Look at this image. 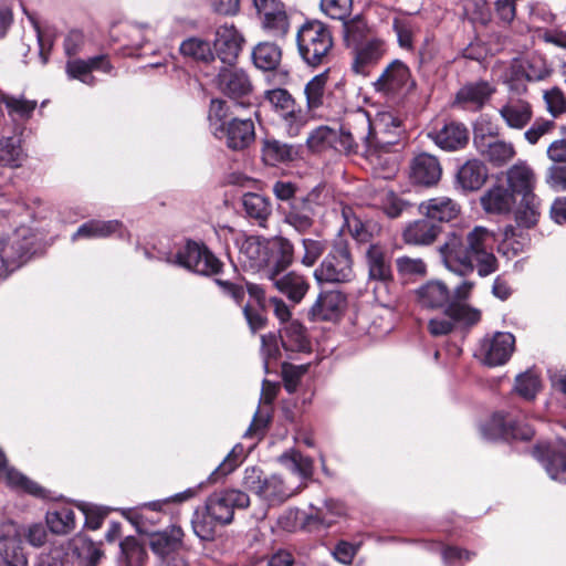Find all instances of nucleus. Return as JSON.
Listing matches in <instances>:
<instances>
[{
    "instance_id": "nucleus-1",
    "label": "nucleus",
    "mask_w": 566,
    "mask_h": 566,
    "mask_svg": "<svg viewBox=\"0 0 566 566\" xmlns=\"http://www.w3.org/2000/svg\"><path fill=\"white\" fill-rule=\"evenodd\" d=\"M493 242V233L482 226L467 233L454 230L447 233L439 253L444 266L459 275H468L476 266L479 275L488 276L497 269Z\"/></svg>"
},
{
    "instance_id": "nucleus-2",
    "label": "nucleus",
    "mask_w": 566,
    "mask_h": 566,
    "mask_svg": "<svg viewBox=\"0 0 566 566\" xmlns=\"http://www.w3.org/2000/svg\"><path fill=\"white\" fill-rule=\"evenodd\" d=\"M250 504L248 494L240 490L214 492L206 502L205 507L195 512L192 528L202 541L214 537L217 528L233 520L234 509H245Z\"/></svg>"
},
{
    "instance_id": "nucleus-3",
    "label": "nucleus",
    "mask_w": 566,
    "mask_h": 566,
    "mask_svg": "<svg viewBox=\"0 0 566 566\" xmlns=\"http://www.w3.org/2000/svg\"><path fill=\"white\" fill-rule=\"evenodd\" d=\"M230 107L224 101L212 99L209 109V124L213 136L226 145L240 150L247 148L255 138L254 123L251 118L231 117Z\"/></svg>"
},
{
    "instance_id": "nucleus-4",
    "label": "nucleus",
    "mask_w": 566,
    "mask_h": 566,
    "mask_svg": "<svg viewBox=\"0 0 566 566\" xmlns=\"http://www.w3.org/2000/svg\"><path fill=\"white\" fill-rule=\"evenodd\" d=\"M297 49L303 61L311 66L329 63L334 40L331 30L321 21L304 23L296 35Z\"/></svg>"
},
{
    "instance_id": "nucleus-5",
    "label": "nucleus",
    "mask_w": 566,
    "mask_h": 566,
    "mask_svg": "<svg viewBox=\"0 0 566 566\" xmlns=\"http://www.w3.org/2000/svg\"><path fill=\"white\" fill-rule=\"evenodd\" d=\"M242 485L245 490L258 495L268 506L283 503L296 494L302 486L301 484L295 488L291 486L277 474L266 476L262 470L255 467L244 470Z\"/></svg>"
},
{
    "instance_id": "nucleus-6",
    "label": "nucleus",
    "mask_w": 566,
    "mask_h": 566,
    "mask_svg": "<svg viewBox=\"0 0 566 566\" xmlns=\"http://www.w3.org/2000/svg\"><path fill=\"white\" fill-rule=\"evenodd\" d=\"M336 132L333 148L337 151L356 153L361 144L368 156L375 155L370 145V118L365 111L358 109L348 114Z\"/></svg>"
},
{
    "instance_id": "nucleus-7",
    "label": "nucleus",
    "mask_w": 566,
    "mask_h": 566,
    "mask_svg": "<svg viewBox=\"0 0 566 566\" xmlns=\"http://www.w3.org/2000/svg\"><path fill=\"white\" fill-rule=\"evenodd\" d=\"M314 277L322 283H347L355 277L354 261L344 245L335 247L314 271Z\"/></svg>"
},
{
    "instance_id": "nucleus-8",
    "label": "nucleus",
    "mask_w": 566,
    "mask_h": 566,
    "mask_svg": "<svg viewBox=\"0 0 566 566\" xmlns=\"http://www.w3.org/2000/svg\"><path fill=\"white\" fill-rule=\"evenodd\" d=\"M377 93L386 96L406 95L413 91L416 81L410 69L400 60H394L373 83Z\"/></svg>"
},
{
    "instance_id": "nucleus-9",
    "label": "nucleus",
    "mask_w": 566,
    "mask_h": 566,
    "mask_svg": "<svg viewBox=\"0 0 566 566\" xmlns=\"http://www.w3.org/2000/svg\"><path fill=\"white\" fill-rule=\"evenodd\" d=\"M176 264L202 275L218 273L220 261L203 245L188 242L175 255Z\"/></svg>"
},
{
    "instance_id": "nucleus-10",
    "label": "nucleus",
    "mask_w": 566,
    "mask_h": 566,
    "mask_svg": "<svg viewBox=\"0 0 566 566\" xmlns=\"http://www.w3.org/2000/svg\"><path fill=\"white\" fill-rule=\"evenodd\" d=\"M400 126L401 120L389 111L379 112L370 119V145L375 155L387 153L396 144Z\"/></svg>"
},
{
    "instance_id": "nucleus-11",
    "label": "nucleus",
    "mask_w": 566,
    "mask_h": 566,
    "mask_svg": "<svg viewBox=\"0 0 566 566\" xmlns=\"http://www.w3.org/2000/svg\"><path fill=\"white\" fill-rule=\"evenodd\" d=\"M218 86L220 91L232 99H241L235 106L247 107L252 93V83L248 74L241 70L229 65L220 71L218 75Z\"/></svg>"
},
{
    "instance_id": "nucleus-12",
    "label": "nucleus",
    "mask_w": 566,
    "mask_h": 566,
    "mask_svg": "<svg viewBox=\"0 0 566 566\" xmlns=\"http://www.w3.org/2000/svg\"><path fill=\"white\" fill-rule=\"evenodd\" d=\"M366 262L368 266L369 279L377 282L374 287L376 297L380 302H385L379 295L382 290H388V284L392 280L390 258L385 247L380 244H371L366 251Z\"/></svg>"
},
{
    "instance_id": "nucleus-13",
    "label": "nucleus",
    "mask_w": 566,
    "mask_h": 566,
    "mask_svg": "<svg viewBox=\"0 0 566 566\" xmlns=\"http://www.w3.org/2000/svg\"><path fill=\"white\" fill-rule=\"evenodd\" d=\"M353 62L352 70L358 75H368L371 67L385 56L387 44L380 38H369L360 41L352 48Z\"/></svg>"
},
{
    "instance_id": "nucleus-14",
    "label": "nucleus",
    "mask_w": 566,
    "mask_h": 566,
    "mask_svg": "<svg viewBox=\"0 0 566 566\" xmlns=\"http://www.w3.org/2000/svg\"><path fill=\"white\" fill-rule=\"evenodd\" d=\"M514 346L515 338L511 333L497 332L482 340L480 356L485 365L500 366L510 359Z\"/></svg>"
},
{
    "instance_id": "nucleus-15",
    "label": "nucleus",
    "mask_w": 566,
    "mask_h": 566,
    "mask_svg": "<svg viewBox=\"0 0 566 566\" xmlns=\"http://www.w3.org/2000/svg\"><path fill=\"white\" fill-rule=\"evenodd\" d=\"M242 34L232 24L220 25L216 31L214 49L218 57L228 65H233L243 45Z\"/></svg>"
},
{
    "instance_id": "nucleus-16",
    "label": "nucleus",
    "mask_w": 566,
    "mask_h": 566,
    "mask_svg": "<svg viewBox=\"0 0 566 566\" xmlns=\"http://www.w3.org/2000/svg\"><path fill=\"white\" fill-rule=\"evenodd\" d=\"M346 296L339 291L322 292L313 306L310 315L314 321H334L345 311Z\"/></svg>"
},
{
    "instance_id": "nucleus-17",
    "label": "nucleus",
    "mask_w": 566,
    "mask_h": 566,
    "mask_svg": "<svg viewBox=\"0 0 566 566\" xmlns=\"http://www.w3.org/2000/svg\"><path fill=\"white\" fill-rule=\"evenodd\" d=\"M506 181L509 190L521 197L534 196V189L537 182L536 174L526 161H517L506 171Z\"/></svg>"
},
{
    "instance_id": "nucleus-18",
    "label": "nucleus",
    "mask_w": 566,
    "mask_h": 566,
    "mask_svg": "<svg viewBox=\"0 0 566 566\" xmlns=\"http://www.w3.org/2000/svg\"><path fill=\"white\" fill-rule=\"evenodd\" d=\"M266 251L269 263L264 268H268V274H281L294 260V247L292 242L282 237H274L270 239V244Z\"/></svg>"
},
{
    "instance_id": "nucleus-19",
    "label": "nucleus",
    "mask_w": 566,
    "mask_h": 566,
    "mask_svg": "<svg viewBox=\"0 0 566 566\" xmlns=\"http://www.w3.org/2000/svg\"><path fill=\"white\" fill-rule=\"evenodd\" d=\"M417 304L422 308L437 310L452 304L451 292L448 286L439 280H432L416 290Z\"/></svg>"
},
{
    "instance_id": "nucleus-20",
    "label": "nucleus",
    "mask_w": 566,
    "mask_h": 566,
    "mask_svg": "<svg viewBox=\"0 0 566 566\" xmlns=\"http://www.w3.org/2000/svg\"><path fill=\"white\" fill-rule=\"evenodd\" d=\"M442 175V168L438 158L422 153L416 156L410 166L411 179L419 185L433 186Z\"/></svg>"
},
{
    "instance_id": "nucleus-21",
    "label": "nucleus",
    "mask_w": 566,
    "mask_h": 566,
    "mask_svg": "<svg viewBox=\"0 0 566 566\" xmlns=\"http://www.w3.org/2000/svg\"><path fill=\"white\" fill-rule=\"evenodd\" d=\"M499 114L507 127L521 130L531 122L533 109L526 99L513 97L500 107Z\"/></svg>"
},
{
    "instance_id": "nucleus-22",
    "label": "nucleus",
    "mask_w": 566,
    "mask_h": 566,
    "mask_svg": "<svg viewBox=\"0 0 566 566\" xmlns=\"http://www.w3.org/2000/svg\"><path fill=\"white\" fill-rule=\"evenodd\" d=\"M430 138L441 149L453 151L463 148L469 142L467 127L459 123H448L441 129L429 133Z\"/></svg>"
},
{
    "instance_id": "nucleus-23",
    "label": "nucleus",
    "mask_w": 566,
    "mask_h": 566,
    "mask_svg": "<svg viewBox=\"0 0 566 566\" xmlns=\"http://www.w3.org/2000/svg\"><path fill=\"white\" fill-rule=\"evenodd\" d=\"M460 211V206L444 196L428 199L419 205L420 214L440 222H449L455 219Z\"/></svg>"
},
{
    "instance_id": "nucleus-24",
    "label": "nucleus",
    "mask_w": 566,
    "mask_h": 566,
    "mask_svg": "<svg viewBox=\"0 0 566 566\" xmlns=\"http://www.w3.org/2000/svg\"><path fill=\"white\" fill-rule=\"evenodd\" d=\"M509 433L515 439L530 440L534 431L528 426L517 428L515 423H513L512 420H507L502 412L494 413L490 422L483 427V434L489 439H496Z\"/></svg>"
},
{
    "instance_id": "nucleus-25",
    "label": "nucleus",
    "mask_w": 566,
    "mask_h": 566,
    "mask_svg": "<svg viewBox=\"0 0 566 566\" xmlns=\"http://www.w3.org/2000/svg\"><path fill=\"white\" fill-rule=\"evenodd\" d=\"M112 69L106 56L98 55L88 60H70L66 63V73L71 78L80 80L84 84L92 85L94 77L91 75L92 71L109 72Z\"/></svg>"
},
{
    "instance_id": "nucleus-26",
    "label": "nucleus",
    "mask_w": 566,
    "mask_h": 566,
    "mask_svg": "<svg viewBox=\"0 0 566 566\" xmlns=\"http://www.w3.org/2000/svg\"><path fill=\"white\" fill-rule=\"evenodd\" d=\"M494 88L488 82L470 83L459 90L455 104L464 109L478 111L493 94Z\"/></svg>"
},
{
    "instance_id": "nucleus-27",
    "label": "nucleus",
    "mask_w": 566,
    "mask_h": 566,
    "mask_svg": "<svg viewBox=\"0 0 566 566\" xmlns=\"http://www.w3.org/2000/svg\"><path fill=\"white\" fill-rule=\"evenodd\" d=\"M268 279L272 282L273 286L294 303L301 302L310 287L304 276L295 272H289L283 275L268 274Z\"/></svg>"
},
{
    "instance_id": "nucleus-28",
    "label": "nucleus",
    "mask_w": 566,
    "mask_h": 566,
    "mask_svg": "<svg viewBox=\"0 0 566 566\" xmlns=\"http://www.w3.org/2000/svg\"><path fill=\"white\" fill-rule=\"evenodd\" d=\"M270 239L261 237H249L240 247V258L251 269H261L269 263L266 251Z\"/></svg>"
},
{
    "instance_id": "nucleus-29",
    "label": "nucleus",
    "mask_w": 566,
    "mask_h": 566,
    "mask_svg": "<svg viewBox=\"0 0 566 566\" xmlns=\"http://www.w3.org/2000/svg\"><path fill=\"white\" fill-rule=\"evenodd\" d=\"M480 202L485 212L503 214L511 211L515 199L504 186L495 185L481 197Z\"/></svg>"
},
{
    "instance_id": "nucleus-30",
    "label": "nucleus",
    "mask_w": 566,
    "mask_h": 566,
    "mask_svg": "<svg viewBox=\"0 0 566 566\" xmlns=\"http://www.w3.org/2000/svg\"><path fill=\"white\" fill-rule=\"evenodd\" d=\"M184 532L179 526H170L163 532L150 535L149 545L155 554L167 556L182 545Z\"/></svg>"
},
{
    "instance_id": "nucleus-31",
    "label": "nucleus",
    "mask_w": 566,
    "mask_h": 566,
    "mask_svg": "<svg viewBox=\"0 0 566 566\" xmlns=\"http://www.w3.org/2000/svg\"><path fill=\"white\" fill-rule=\"evenodd\" d=\"M488 178V170L483 163L473 159L463 164L457 174V181L465 191L480 189Z\"/></svg>"
},
{
    "instance_id": "nucleus-32",
    "label": "nucleus",
    "mask_w": 566,
    "mask_h": 566,
    "mask_svg": "<svg viewBox=\"0 0 566 566\" xmlns=\"http://www.w3.org/2000/svg\"><path fill=\"white\" fill-rule=\"evenodd\" d=\"M284 222L300 233L310 230L314 223V211L311 203L305 199L294 200L284 213Z\"/></svg>"
},
{
    "instance_id": "nucleus-33",
    "label": "nucleus",
    "mask_w": 566,
    "mask_h": 566,
    "mask_svg": "<svg viewBox=\"0 0 566 566\" xmlns=\"http://www.w3.org/2000/svg\"><path fill=\"white\" fill-rule=\"evenodd\" d=\"M281 343L285 350L293 353L307 352L310 342L305 328L297 321H292L281 328Z\"/></svg>"
},
{
    "instance_id": "nucleus-34",
    "label": "nucleus",
    "mask_w": 566,
    "mask_h": 566,
    "mask_svg": "<svg viewBox=\"0 0 566 566\" xmlns=\"http://www.w3.org/2000/svg\"><path fill=\"white\" fill-rule=\"evenodd\" d=\"M439 229L428 220L410 222L403 230L402 238L407 244L427 245L432 243Z\"/></svg>"
},
{
    "instance_id": "nucleus-35",
    "label": "nucleus",
    "mask_w": 566,
    "mask_h": 566,
    "mask_svg": "<svg viewBox=\"0 0 566 566\" xmlns=\"http://www.w3.org/2000/svg\"><path fill=\"white\" fill-rule=\"evenodd\" d=\"M512 67L517 77L528 81H539L549 74L546 61L537 55L515 60Z\"/></svg>"
},
{
    "instance_id": "nucleus-36",
    "label": "nucleus",
    "mask_w": 566,
    "mask_h": 566,
    "mask_svg": "<svg viewBox=\"0 0 566 566\" xmlns=\"http://www.w3.org/2000/svg\"><path fill=\"white\" fill-rule=\"evenodd\" d=\"M0 478L13 488L23 490L35 496H44V490L19 471L8 468L3 452L0 450Z\"/></svg>"
},
{
    "instance_id": "nucleus-37",
    "label": "nucleus",
    "mask_w": 566,
    "mask_h": 566,
    "mask_svg": "<svg viewBox=\"0 0 566 566\" xmlns=\"http://www.w3.org/2000/svg\"><path fill=\"white\" fill-rule=\"evenodd\" d=\"M122 229V223L117 220L99 221L91 220L83 223L72 235V241L78 239H99L112 235Z\"/></svg>"
},
{
    "instance_id": "nucleus-38",
    "label": "nucleus",
    "mask_w": 566,
    "mask_h": 566,
    "mask_svg": "<svg viewBox=\"0 0 566 566\" xmlns=\"http://www.w3.org/2000/svg\"><path fill=\"white\" fill-rule=\"evenodd\" d=\"M313 115L297 103L279 116L282 129L291 137L300 135Z\"/></svg>"
},
{
    "instance_id": "nucleus-39",
    "label": "nucleus",
    "mask_w": 566,
    "mask_h": 566,
    "mask_svg": "<svg viewBox=\"0 0 566 566\" xmlns=\"http://www.w3.org/2000/svg\"><path fill=\"white\" fill-rule=\"evenodd\" d=\"M282 59L280 46L271 42L259 43L252 51L254 65L263 71L275 70Z\"/></svg>"
},
{
    "instance_id": "nucleus-40",
    "label": "nucleus",
    "mask_w": 566,
    "mask_h": 566,
    "mask_svg": "<svg viewBox=\"0 0 566 566\" xmlns=\"http://www.w3.org/2000/svg\"><path fill=\"white\" fill-rule=\"evenodd\" d=\"M27 155L22 148L21 139L17 136L0 137V165L20 167Z\"/></svg>"
},
{
    "instance_id": "nucleus-41",
    "label": "nucleus",
    "mask_w": 566,
    "mask_h": 566,
    "mask_svg": "<svg viewBox=\"0 0 566 566\" xmlns=\"http://www.w3.org/2000/svg\"><path fill=\"white\" fill-rule=\"evenodd\" d=\"M242 205L247 214L255 219L260 226H264L272 212L270 200L259 193H245L242 198Z\"/></svg>"
},
{
    "instance_id": "nucleus-42",
    "label": "nucleus",
    "mask_w": 566,
    "mask_h": 566,
    "mask_svg": "<svg viewBox=\"0 0 566 566\" xmlns=\"http://www.w3.org/2000/svg\"><path fill=\"white\" fill-rule=\"evenodd\" d=\"M46 524L55 534H66L75 527V513L67 505L60 506L46 513Z\"/></svg>"
},
{
    "instance_id": "nucleus-43",
    "label": "nucleus",
    "mask_w": 566,
    "mask_h": 566,
    "mask_svg": "<svg viewBox=\"0 0 566 566\" xmlns=\"http://www.w3.org/2000/svg\"><path fill=\"white\" fill-rule=\"evenodd\" d=\"M1 101L13 120H28L36 108V101L27 99L24 97L1 93Z\"/></svg>"
},
{
    "instance_id": "nucleus-44",
    "label": "nucleus",
    "mask_w": 566,
    "mask_h": 566,
    "mask_svg": "<svg viewBox=\"0 0 566 566\" xmlns=\"http://www.w3.org/2000/svg\"><path fill=\"white\" fill-rule=\"evenodd\" d=\"M279 461L292 473L298 475L301 481L308 479L313 472V463L295 450H290L280 455Z\"/></svg>"
},
{
    "instance_id": "nucleus-45",
    "label": "nucleus",
    "mask_w": 566,
    "mask_h": 566,
    "mask_svg": "<svg viewBox=\"0 0 566 566\" xmlns=\"http://www.w3.org/2000/svg\"><path fill=\"white\" fill-rule=\"evenodd\" d=\"M262 29L272 36H284L289 31V19L284 6L260 15Z\"/></svg>"
},
{
    "instance_id": "nucleus-46",
    "label": "nucleus",
    "mask_w": 566,
    "mask_h": 566,
    "mask_svg": "<svg viewBox=\"0 0 566 566\" xmlns=\"http://www.w3.org/2000/svg\"><path fill=\"white\" fill-rule=\"evenodd\" d=\"M541 200L534 195L530 197H522L520 206L516 211V221L520 226L531 228L535 226L541 216Z\"/></svg>"
},
{
    "instance_id": "nucleus-47",
    "label": "nucleus",
    "mask_w": 566,
    "mask_h": 566,
    "mask_svg": "<svg viewBox=\"0 0 566 566\" xmlns=\"http://www.w3.org/2000/svg\"><path fill=\"white\" fill-rule=\"evenodd\" d=\"M346 514L345 505L339 501L327 500L319 507L312 506L311 517L323 525L329 526Z\"/></svg>"
},
{
    "instance_id": "nucleus-48",
    "label": "nucleus",
    "mask_w": 566,
    "mask_h": 566,
    "mask_svg": "<svg viewBox=\"0 0 566 566\" xmlns=\"http://www.w3.org/2000/svg\"><path fill=\"white\" fill-rule=\"evenodd\" d=\"M481 153L491 164L497 167L504 166L516 154L513 144L504 140L490 143L485 149H481Z\"/></svg>"
},
{
    "instance_id": "nucleus-49",
    "label": "nucleus",
    "mask_w": 566,
    "mask_h": 566,
    "mask_svg": "<svg viewBox=\"0 0 566 566\" xmlns=\"http://www.w3.org/2000/svg\"><path fill=\"white\" fill-rule=\"evenodd\" d=\"M180 53L184 56L196 61L209 62L213 60V53L210 43L200 38H189L180 44Z\"/></svg>"
},
{
    "instance_id": "nucleus-50",
    "label": "nucleus",
    "mask_w": 566,
    "mask_h": 566,
    "mask_svg": "<svg viewBox=\"0 0 566 566\" xmlns=\"http://www.w3.org/2000/svg\"><path fill=\"white\" fill-rule=\"evenodd\" d=\"M326 85L325 74L314 76L304 88L306 96V109L312 114L324 103V93Z\"/></svg>"
},
{
    "instance_id": "nucleus-51",
    "label": "nucleus",
    "mask_w": 566,
    "mask_h": 566,
    "mask_svg": "<svg viewBox=\"0 0 566 566\" xmlns=\"http://www.w3.org/2000/svg\"><path fill=\"white\" fill-rule=\"evenodd\" d=\"M24 253L25 249L23 247L15 249L13 242L7 243L0 240V277L7 276L8 272L17 266Z\"/></svg>"
},
{
    "instance_id": "nucleus-52",
    "label": "nucleus",
    "mask_w": 566,
    "mask_h": 566,
    "mask_svg": "<svg viewBox=\"0 0 566 566\" xmlns=\"http://www.w3.org/2000/svg\"><path fill=\"white\" fill-rule=\"evenodd\" d=\"M264 101L270 104L272 111L277 115V117L296 103L294 97L285 88L265 91Z\"/></svg>"
},
{
    "instance_id": "nucleus-53",
    "label": "nucleus",
    "mask_w": 566,
    "mask_h": 566,
    "mask_svg": "<svg viewBox=\"0 0 566 566\" xmlns=\"http://www.w3.org/2000/svg\"><path fill=\"white\" fill-rule=\"evenodd\" d=\"M545 470L552 480L566 483V454L558 451H549L543 460Z\"/></svg>"
},
{
    "instance_id": "nucleus-54",
    "label": "nucleus",
    "mask_w": 566,
    "mask_h": 566,
    "mask_svg": "<svg viewBox=\"0 0 566 566\" xmlns=\"http://www.w3.org/2000/svg\"><path fill=\"white\" fill-rule=\"evenodd\" d=\"M74 553L78 558L88 563L90 566H96L102 558L101 548L91 539L86 537H77L73 543Z\"/></svg>"
},
{
    "instance_id": "nucleus-55",
    "label": "nucleus",
    "mask_w": 566,
    "mask_h": 566,
    "mask_svg": "<svg viewBox=\"0 0 566 566\" xmlns=\"http://www.w3.org/2000/svg\"><path fill=\"white\" fill-rule=\"evenodd\" d=\"M337 132L327 126H319L311 132L306 143L311 150L321 151L327 147H333V140H336Z\"/></svg>"
},
{
    "instance_id": "nucleus-56",
    "label": "nucleus",
    "mask_w": 566,
    "mask_h": 566,
    "mask_svg": "<svg viewBox=\"0 0 566 566\" xmlns=\"http://www.w3.org/2000/svg\"><path fill=\"white\" fill-rule=\"evenodd\" d=\"M28 560L17 542L0 544V566H27Z\"/></svg>"
},
{
    "instance_id": "nucleus-57",
    "label": "nucleus",
    "mask_w": 566,
    "mask_h": 566,
    "mask_svg": "<svg viewBox=\"0 0 566 566\" xmlns=\"http://www.w3.org/2000/svg\"><path fill=\"white\" fill-rule=\"evenodd\" d=\"M293 156V148L279 142L268 143L264 148V159L268 164L273 166L292 160Z\"/></svg>"
},
{
    "instance_id": "nucleus-58",
    "label": "nucleus",
    "mask_w": 566,
    "mask_h": 566,
    "mask_svg": "<svg viewBox=\"0 0 566 566\" xmlns=\"http://www.w3.org/2000/svg\"><path fill=\"white\" fill-rule=\"evenodd\" d=\"M345 28V40L348 46L353 48L357 45L358 42L365 41L369 38V29L367 23L363 19H354L348 21L344 25Z\"/></svg>"
},
{
    "instance_id": "nucleus-59",
    "label": "nucleus",
    "mask_w": 566,
    "mask_h": 566,
    "mask_svg": "<svg viewBox=\"0 0 566 566\" xmlns=\"http://www.w3.org/2000/svg\"><path fill=\"white\" fill-rule=\"evenodd\" d=\"M539 388V378L533 373H525L516 377L515 390L524 399H534Z\"/></svg>"
},
{
    "instance_id": "nucleus-60",
    "label": "nucleus",
    "mask_w": 566,
    "mask_h": 566,
    "mask_svg": "<svg viewBox=\"0 0 566 566\" xmlns=\"http://www.w3.org/2000/svg\"><path fill=\"white\" fill-rule=\"evenodd\" d=\"M352 0H321L322 11L332 19L344 20L350 14Z\"/></svg>"
},
{
    "instance_id": "nucleus-61",
    "label": "nucleus",
    "mask_w": 566,
    "mask_h": 566,
    "mask_svg": "<svg viewBox=\"0 0 566 566\" xmlns=\"http://www.w3.org/2000/svg\"><path fill=\"white\" fill-rule=\"evenodd\" d=\"M302 247L304 254L301 258V263L308 268L316 263L326 249L324 241L315 239H303Z\"/></svg>"
},
{
    "instance_id": "nucleus-62",
    "label": "nucleus",
    "mask_w": 566,
    "mask_h": 566,
    "mask_svg": "<svg viewBox=\"0 0 566 566\" xmlns=\"http://www.w3.org/2000/svg\"><path fill=\"white\" fill-rule=\"evenodd\" d=\"M380 208L389 218H397L408 208V202L392 191H387L381 196Z\"/></svg>"
},
{
    "instance_id": "nucleus-63",
    "label": "nucleus",
    "mask_w": 566,
    "mask_h": 566,
    "mask_svg": "<svg viewBox=\"0 0 566 566\" xmlns=\"http://www.w3.org/2000/svg\"><path fill=\"white\" fill-rule=\"evenodd\" d=\"M122 553L129 565H139L145 557V549L135 537H126L120 543Z\"/></svg>"
},
{
    "instance_id": "nucleus-64",
    "label": "nucleus",
    "mask_w": 566,
    "mask_h": 566,
    "mask_svg": "<svg viewBox=\"0 0 566 566\" xmlns=\"http://www.w3.org/2000/svg\"><path fill=\"white\" fill-rule=\"evenodd\" d=\"M545 182L555 191H566V165H552L547 168Z\"/></svg>"
}]
</instances>
